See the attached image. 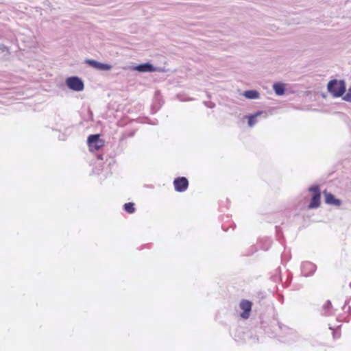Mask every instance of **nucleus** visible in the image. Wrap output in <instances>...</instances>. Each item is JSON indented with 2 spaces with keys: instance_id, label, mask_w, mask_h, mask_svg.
Returning <instances> with one entry per match:
<instances>
[{
  "instance_id": "obj_1",
  "label": "nucleus",
  "mask_w": 351,
  "mask_h": 351,
  "mask_svg": "<svg viewBox=\"0 0 351 351\" xmlns=\"http://www.w3.org/2000/svg\"><path fill=\"white\" fill-rule=\"evenodd\" d=\"M328 91L334 97H342L346 91V84L344 80L336 79L329 81L327 85Z\"/></svg>"
},
{
  "instance_id": "obj_18",
  "label": "nucleus",
  "mask_w": 351,
  "mask_h": 351,
  "mask_svg": "<svg viewBox=\"0 0 351 351\" xmlns=\"http://www.w3.org/2000/svg\"><path fill=\"white\" fill-rule=\"evenodd\" d=\"M343 99L348 102H351V86L348 89V92L343 95Z\"/></svg>"
},
{
  "instance_id": "obj_20",
  "label": "nucleus",
  "mask_w": 351,
  "mask_h": 351,
  "mask_svg": "<svg viewBox=\"0 0 351 351\" xmlns=\"http://www.w3.org/2000/svg\"><path fill=\"white\" fill-rule=\"evenodd\" d=\"M204 104L209 108H213L215 106V104L212 101H204Z\"/></svg>"
},
{
  "instance_id": "obj_23",
  "label": "nucleus",
  "mask_w": 351,
  "mask_h": 351,
  "mask_svg": "<svg viewBox=\"0 0 351 351\" xmlns=\"http://www.w3.org/2000/svg\"><path fill=\"white\" fill-rule=\"evenodd\" d=\"M348 312L350 316L351 317V306H350L348 307Z\"/></svg>"
},
{
  "instance_id": "obj_25",
  "label": "nucleus",
  "mask_w": 351,
  "mask_h": 351,
  "mask_svg": "<svg viewBox=\"0 0 351 351\" xmlns=\"http://www.w3.org/2000/svg\"><path fill=\"white\" fill-rule=\"evenodd\" d=\"M348 302V300H346V301L345 302V305H344V306H343V308H346V306L347 305Z\"/></svg>"
},
{
  "instance_id": "obj_5",
  "label": "nucleus",
  "mask_w": 351,
  "mask_h": 351,
  "mask_svg": "<svg viewBox=\"0 0 351 351\" xmlns=\"http://www.w3.org/2000/svg\"><path fill=\"white\" fill-rule=\"evenodd\" d=\"M87 143L91 152L97 151L104 145V142L99 134H90L87 138Z\"/></svg>"
},
{
  "instance_id": "obj_8",
  "label": "nucleus",
  "mask_w": 351,
  "mask_h": 351,
  "mask_svg": "<svg viewBox=\"0 0 351 351\" xmlns=\"http://www.w3.org/2000/svg\"><path fill=\"white\" fill-rule=\"evenodd\" d=\"M252 302L247 300H242L239 304L240 308L243 311L240 316L246 319L249 318L252 311Z\"/></svg>"
},
{
  "instance_id": "obj_11",
  "label": "nucleus",
  "mask_w": 351,
  "mask_h": 351,
  "mask_svg": "<svg viewBox=\"0 0 351 351\" xmlns=\"http://www.w3.org/2000/svg\"><path fill=\"white\" fill-rule=\"evenodd\" d=\"M324 193L325 196V202L326 204L337 206H339L341 204V201L339 199H337L333 194L326 191H324Z\"/></svg>"
},
{
  "instance_id": "obj_21",
  "label": "nucleus",
  "mask_w": 351,
  "mask_h": 351,
  "mask_svg": "<svg viewBox=\"0 0 351 351\" xmlns=\"http://www.w3.org/2000/svg\"><path fill=\"white\" fill-rule=\"evenodd\" d=\"M332 335H333V337H334V339H336V338H339V334H337V332H335V331H333Z\"/></svg>"
},
{
  "instance_id": "obj_10",
  "label": "nucleus",
  "mask_w": 351,
  "mask_h": 351,
  "mask_svg": "<svg viewBox=\"0 0 351 351\" xmlns=\"http://www.w3.org/2000/svg\"><path fill=\"white\" fill-rule=\"evenodd\" d=\"M134 70L140 73H145L155 72L157 71L158 69L150 62H145L135 66Z\"/></svg>"
},
{
  "instance_id": "obj_6",
  "label": "nucleus",
  "mask_w": 351,
  "mask_h": 351,
  "mask_svg": "<svg viewBox=\"0 0 351 351\" xmlns=\"http://www.w3.org/2000/svg\"><path fill=\"white\" fill-rule=\"evenodd\" d=\"M300 269L302 276L309 277L315 274L317 266L311 262L304 261L301 263Z\"/></svg>"
},
{
  "instance_id": "obj_17",
  "label": "nucleus",
  "mask_w": 351,
  "mask_h": 351,
  "mask_svg": "<svg viewBox=\"0 0 351 351\" xmlns=\"http://www.w3.org/2000/svg\"><path fill=\"white\" fill-rule=\"evenodd\" d=\"M86 62L90 66L97 69L99 62L95 60H86Z\"/></svg>"
},
{
  "instance_id": "obj_2",
  "label": "nucleus",
  "mask_w": 351,
  "mask_h": 351,
  "mask_svg": "<svg viewBox=\"0 0 351 351\" xmlns=\"http://www.w3.org/2000/svg\"><path fill=\"white\" fill-rule=\"evenodd\" d=\"M65 84L69 89L76 92L82 91L84 88V82L77 76L68 77Z\"/></svg>"
},
{
  "instance_id": "obj_16",
  "label": "nucleus",
  "mask_w": 351,
  "mask_h": 351,
  "mask_svg": "<svg viewBox=\"0 0 351 351\" xmlns=\"http://www.w3.org/2000/svg\"><path fill=\"white\" fill-rule=\"evenodd\" d=\"M112 68V66L108 64L99 62L97 70L99 71H109Z\"/></svg>"
},
{
  "instance_id": "obj_9",
  "label": "nucleus",
  "mask_w": 351,
  "mask_h": 351,
  "mask_svg": "<svg viewBox=\"0 0 351 351\" xmlns=\"http://www.w3.org/2000/svg\"><path fill=\"white\" fill-rule=\"evenodd\" d=\"M268 117V113L264 110H260L256 112L254 114H250L246 116V118L248 119V125L250 127H253L258 121V118L262 117L263 119H266Z\"/></svg>"
},
{
  "instance_id": "obj_7",
  "label": "nucleus",
  "mask_w": 351,
  "mask_h": 351,
  "mask_svg": "<svg viewBox=\"0 0 351 351\" xmlns=\"http://www.w3.org/2000/svg\"><path fill=\"white\" fill-rule=\"evenodd\" d=\"M173 185L177 192L182 193L188 189L189 181L185 177H178L174 179Z\"/></svg>"
},
{
  "instance_id": "obj_3",
  "label": "nucleus",
  "mask_w": 351,
  "mask_h": 351,
  "mask_svg": "<svg viewBox=\"0 0 351 351\" xmlns=\"http://www.w3.org/2000/svg\"><path fill=\"white\" fill-rule=\"evenodd\" d=\"M308 191L313 194L308 208L310 209L317 208L320 206L321 199L319 186L318 185H313L309 187Z\"/></svg>"
},
{
  "instance_id": "obj_12",
  "label": "nucleus",
  "mask_w": 351,
  "mask_h": 351,
  "mask_svg": "<svg viewBox=\"0 0 351 351\" xmlns=\"http://www.w3.org/2000/svg\"><path fill=\"white\" fill-rule=\"evenodd\" d=\"M321 313L325 316H330L334 314V309L330 300H327L323 305Z\"/></svg>"
},
{
  "instance_id": "obj_4",
  "label": "nucleus",
  "mask_w": 351,
  "mask_h": 351,
  "mask_svg": "<svg viewBox=\"0 0 351 351\" xmlns=\"http://www.w3.org/2000/svg\"><path fill=\"white\" fill-rule=\"evenodd\" d=\"M278 328L280 330L285 333V335L282 337L284 338L282 340L284 342L291 343L293 342L297 341L299 339V335L298 332L294 330L281 324H278Z\"/></svg>"
},
{
  "instance_id": "obj_14",
  "label": "nucleus",
  "mask_w": 351,
  "mask_h": 351,
  "mask_svg": "<svg viewBox=\"0 0 351 351\" xmlns=\"http://www.w3.org/2000/svg\"><path fill=\"white\" fill-rule=\"evenodd\" d=\"M243 96L250 99H256L260 97V93L256 90H248L243 93Z\"/></svg>"
},
{
  "instance_id": "obj_19",
  "label": "nucleus",
  "mask_w": 351,
  "mask_h": 351,
  "mask_svg": "<svg viewBox=\"0 0 351 351\" xmlns=\"http://www.w3.org/2000/svg\"><path fill=\"white\" fill-rule=\"evenodd\" d=\"M134 134H135L134 131H131V132H125V133L122 134V136H121V140H124V139H126L128 138L132 137V136H134Z\"/></svg>"
},
{
  "instance_id": "obj_15",
  "label": "nucleus",
  "mask_w": 351,
  "mask_h": 351,
  "mask_svg": "<svg viewBox=\"0 0 351 351\" xmlns=\"http://www.w3.org/2000/svg\"><path fill=\"white\" fill-rule=\"evenodd\" d=\"M123 209L128 213L132 214L136 210L135 204L133 202L125 203L123 205Z\"/></svg>"
},
{
  "instance_id": "obj_26",
  "label": "nucleus",
  "mask_w": 351,
  "mask_h": 351,
  "mask_svg": "<svg viewBox=\"0 0 351 351\" xmlns=\"http://www.w3.org/2000/svg\"><path fill=\"white\" fill-rule=\"evenodd\" d=\"M156 111L157 110H156L154 112H152V114H154Z\"/></svg>"
},
{
  "instance_id": "obj_22",
  "label": "nucleus",
  "mask_w": 351,
  "mask_h": 351,
  "mask_svg": "<svg viewBox=\"0 0 351 351\" xmlns=\"http://www.w3.org/2000/svg\"><path fill=\"white\" fill-rule=\"evenodd\" d=\"M97 158L99 159V160H103V155L102 154H98L97 156Z\"/></svg>"
},
{
  "instance_id": "obj_13",
  "label": "nucleus",
  "mask_w": 351,
  "mask_h": 351,
  "mask_svg": "<svg viewBox=\"0 0 351 351\" xmlns=\"http://www.w3.org/2000/svg\"><path fill=\"white\" fill-rule=\"evenodd\" d=\"M273 88L275 91V93L278 96H281L285 94V85L281 82L274 83L273 85Z\"/></svg>"
},
{
  "instance_id": "obj_24",
  "label": "nucleus",
  "mask_w": 351,
  "mask_h": 351,
  "mask_svg": "<svg viewBox=\"0 0 351 351\" xmlns=\"http://www.w3.org/2000/svg\"><path fill=\"white\" fill-rule=\"evenodd\" d=\"M147 123H149V124H153V125H156V124H157V123H156V122H151V121H149V122H147Z\"/></svg>"
}]
</instances>
